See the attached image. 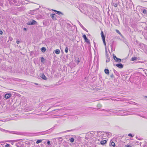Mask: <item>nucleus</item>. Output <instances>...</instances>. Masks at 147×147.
<instances>
[{
  "instance_id": "obj_1",
  "label": "nucleus",
  "mask_w": 147,
  "mask_h": 147,
  "mask_svg": "<svg viewBox=\"0 0 147 147\" xmlns=\"http://www.w3.org/2000/svg\"><path fill=\"white\" fill-rule=\"evenodd\" d=\"M126 2V8H128V7L130 8H131L132 7L133 4L131 0H125Z\"/></svg>"
},
{
  "instance_id": "obj_2",
  "label": "nucleus",
  "mask_w": 147,
  "mask_h": 147,
  "mask_svg": "<svg viewBox=\"0 0 147 147\" xmlns=\"http://www.w3.org/2000/svg\"><path fill=\"white\" fill-rule=\"evenodd\" d=\"M119 0H113L111 4L115 7H116L119 4Z\"/></svg>"
},
{
  "instance_id": "obj_3",
  "label": "nucleus",
  "mask_w": 147,
  "mask_h": 147,
  "mask_svg": "<svg viewBox=\"0 0 147 147\" xmlns=\"http://www.w3.org/2000/svg\"><path fill=\"white\" fill-rule=\"evenodd\" d=\"M37 22L36 21L34 20H32L31 21H30L28 22L27 23V24L28 25H33L35 24Z\"/></svg>"
},
{
  "instance_id": "obj_4",
  "label": "nucleus",
  "mask_w": 147,
  "mask_h": 147,
  "mask_svg": "<svg viewBox=\"0 0 147 147\" xmlns=\"http://www.w3.org/2000/svg\"><path fill=\"white\" fill-rule=\"evenodd\" d=\"M113 57L114 60L116 62L119 63L121 61V59L117 58L114 54H113Z\"/></svg>"
},
{
  "instance_id": "obj_5",
  "label": "nucleus",
  "mask_w": 147,
  "mask_h": 147,
  "mask_svg": "<svg viewBox=\"0 0 147 147\" xmlns=\"http://www.w3.org/2000/svg\"><path fill=\"white\" fill-rule=\"evenodd\" d=\"M82 37L84 39L85 42H86L88 44L90 43L89 40L87 38L85 34H84L82 36Z\"/></svg>"
},
{
  "instance_id": "obj_6",
  "label": "nucleus",
  "mask_w": 147,
  "mask_h": 147,
  "mask_svg": "<svg viewBox=\"0 0 147 147\" xmlns=\"http://www.w3.org/2000/svg\"><path fill=\"white\" fill-rule=\"evenodd\" d=\"M106 57L107 58V59L106 60V62H108L110 61V59L109 57V56L108 55L107 53V50H106Z\"/></svg>"
},
{
  "instance_id": "obj_7",
  "label": "nucleus",
  "mask_w": 147,
  "mask_h": 147,
  "mask_svg": "<svg viewBox=\"0 0 147 147\" xmlns=\"http://www.w3.org/2000/svg\"><path fill=\"white\" fill-rule=\"evenodd\" d=\"M11 94L10 93L6 94L5 95L4 97L6 99H8L11 97Z\"/></svg>"
},
{
  "instance_id": "obj_8",
  "label": "nucleus",
  "mask_w": 147,
  "mask_h": 147,
  "mask_svg": "<svg viewBox=\"0 0 147 147\" xmlns=\"http://www.w3.org/2000/svg\"><path fill=\"white\" fill-rule=\"evenodd\" d=\"M115 65L119 68H122L123 67V65L121 63L117 64L115 65V64L114 65Z\"/></svg>"
},
{
  "instance_id": "obj_9",
  "label": "nucleus",
  "mask_w": 147,
  "mask_h": 147,
  "mask_svg": "<svg viewBox=\"0 0 147 147\" xmlns=\"http://www.w3.org/2000/svg\"><path fill=\"white\" fill-rule=\"evenodd\" d=\"M56 16L55 14H53L51 15V17L52 18V19L54 20H56V18L55 16Z\"/></svg>"
},
{
  "instance_id": "obj_10",
  "label": "nucleus",
  "mask_w": 147,
  "mask_h": 147,
  "mask_svg": "<svg viewBox=\"0 0 147 147\" xmlns=\"http://www.w3.org/2000/svg\"><path fill=\"white\" fill-rule=\"evenodd\" d=\"M101 35L102 40H105V35L104 34L103 32L102 31H101Z\"/></svg>"
},
{
  "instance_id": "obj_11",
  "label": "nucleus",
  "mask_w": 147,
  "mask_h": 147,
  "mask_svg": "<svg viewBox=\"0 0 147 147\" xmlns=\"http://www.w3.org/2000/svg\"><path fill=\"white\" fill-rule=\"evenodd\" d=\"M53 10L54 11H55V12H57L56 14H58L59 15H60V14L63 15V13L61 12V11H56L55 10Z\"/></svg>"
},
{
  "instance_id": "obj_12",
  "label": "nucleus",
  "mask_w": 147,
  "mask_h": 147,
  "mask_svg": "<svg viewBox=\"0 0 147 147\" xmlns=\"http://www.w3.org/2000/svg\"><path fill=\"white\" fill-rule=\"evenodd\" d=\"M41 77L44 80H46L47 78L44 74H42L41 75Z\"/></svg>"
},
{
  "instance_id": "obj_13",
  "label": "nucleus",
  "mask_w": 147,
  "mask_h": 147,
  "mask_svg": "<svg viewBox=\"0 0 147 147\" xmlns=\"http://www.w3.org/2000/svg\"><path fill=\"white\" fill-rule=\"evenodd\" d=\"M6 132H7L9 133L10 134H16V131H9L8 130L6 131Z\"/></svg>"
},
{
  "instance_id": "obj_14",
  "label": "nucleus",
  "mask_w": 147,
  "mask_h": 147,
  "mask_svg": "<svg viewBox=\"0 0 147 147\" xmlns=\"http://www.w3.org/2000/svg\"><path fill=\"white\" fill-rule=\"evenodd\" d=\"M41 50L42 52H44L46 51V49L45 47H42L41 49Z\"/></svg>"
},
{
  "instance_id": "obj_15",
  "label": "nucleus",
  "mask_w": 147,
  "mask_h": 147,
  "mask_svg": "<svg viewBox=\"0 0 147 147\" xmlns=\"http://www.w3.org/2000/svg\"><path fill=\"white\" fill-rule=\"evenodd\" d=\"M55 53L56 54H59L60 53V50L59 49H57L56 50H55Z\"/></svg>"
},
{
  "instance_id": "obj_16",
  "label": "nucleus",
  "mask_w": 147,
  "mask_h": 147,
  "mask_svg": "<svg viewBox=\"0 0 147 147\" xmlns=\"http://www.w3.org/2000/svg\"><path fill=\"white\" fill-rule=\"evenodd\" d=\"M110 146H112L113 147H114L115 146V144L113 142H112L111 144H110Z\"/></svg>"
},
{
  "instance_id": "obj_17",
  "label": "nucleus",
  "mask_w": 147,
  "mask_h": 147,
  "mask_svg": "<svg viewBox=\"0 0 147 147\" xmlns=\"http://www.w3.org/2000/svg\"><path fill=\"white\" fill-rule=\"evenodd\" d=\"M105 72L106 74H109V69H105Z\"/></svg>"
},
{
  "instance_id": "obj_18",
  "label": "nucleus",
  "mask_w": 147,
  "mask_h": 147,
  "mask_svg": "<svg viewBox=\"0 0 147 147\" xmlns=\"http://www.w3.org/2000/svg\"><path fill=\"white\" fill-rule=\"evenodd\" d=\"M45 61V59L43 57H41V62L42 63L44 64Z\"/></svg>"
},
{
  "instance_id": "obj_19",
  "label": "nucleus",
  "mask_w": 147,
  "mask_h": 147,
  "mask_svg": "<svg viewBox=\"0 0 147 147\" xmlns=\"http://www.w3.org/2000/svg\"><path fill=\"white\" fill-rule=\"evenodd\" d=\"M106 140H102L100 142V143L101 144L103 145L104 144H105L106 143Z\"/></svg>"
},
{
  "instance_id": "obj_20",
  "label": "nucleus",
  "mask_w": 147,
  "mask_h": 147,
  "mask_svg": "<svg viewBox=\"0 0 147 147\" xmlns=\"http://www.w3.org/2000/svg\"><path fill=\"white\" fill-rule=\"evenodd\" d=\"M106 134H107V135L108 137H110L111 136V134L110 133H107V132H106Z\"/></svg>"
},
{
  "instance_id": "obj_21",
  "label": "nucleus",
  "mask_w": 147,
  "mask_h": 147,
  "mask_svg": "<svg viewBox=\"0 0 147 147\" xmlns=\"http://www.w3.org/2000/svg\"><path fill=\"white\" fill-rule=\"evenodd\" d=\"M116 32L118 34H120L121 36H123L121 34V33L118 30H116Z\"/></svg>"
},
{
  "instance_id": "obj_22",
  "label": "nucleus",
  "mask_w": 147,
  "mask_h": 147,
  "mask_svg": "<svg viewBox=\"0 0 147 147\" xmlns=\"http://www.w3.org/2000/svg\"><path fill=\"white\" fill-rule=\"evenodd\" d=\"M137 59V57H133L131 58V60L132 61H134L136 60Z\"/></svg>"
},
{
  "instance_id": "obj_23",
  "label": "nucleus",
  "mask_w": 147,
  "mask_h": 147,
  "mask_svg": "<svg viewBox=\"0 0 147 147\" xmlns=\"http://www.w3.org/2000/svg\"><path fill=\"white\" fill-rule=\"evenodd\" d=\"M42 140H38L36 142V143L37 144H38L40 143L41 142H42Z\"/></svg>"
},
{
  "instance_id": "obj_24",
  "label": "nucleus",
  "mask_w": 147,
  "mask_h": 147,
  "mask_svg": "<svg viewBox=\"0 0 147 147\" xmlns=\"http://www.w3.org/2000/svg\"><path fill=\"white\" fill-rule=\"evenodd\" d=\"M70 140V142L71 143L74 142V139L73 138H71L69 139Z\"/></svg>"
},
{
  "instance_id": "obj_25",
  "label": "nucleus",
  "mask_w": 147,
  "mask_h": 147,
  "mask_svg": "<svg viewBox=\"0 0 147 147\" xmlns=\"http://www.w3.org/2000/svg\"><path fill=\"white\" fill-rule=\"evenodd\" d=\"M16 146L17 147H20V144L19 143L16 144Z\"/></svg>"
},
{
  "instance_id": "obj_26",
  "label": "nucleus",
  "mask_w": 147,
  "mask_h": 147,
  "mask_svg": "<svg viewBox=\"0 0 147 147\" xmlns=\"http://www.w3.org/2000/svg\"><path fill=\"white\" fill-rule=\"evenodd\" d=\"M143 12L145 14H146L147 13V11L146 10L144 9L143 10Z\"/></svg>"
},
{
  "instance_id": "obj_27",
  "label": "nucleus",
  "mask_w": 147,
  "mask_h": 147,
  "mask_svg": "<svg viewBox=\"0 0 147 147\" xmlns=\"http://www.w3.org/2000/svg\"><path fill=\"white\" fill-rule=\"evenodd\" d=\"M68 51V48L67 47H66L65 49V53H67Z\"/></svg>"
},
{
  "instance_id": "obj_28",
  "label": "nucleus",
  "mask_w": 147,
  "mask_h": 147,
  "mask_svg": "<svg viewBox=\"0 0 147 147\" xmlns=\"http://www.w3.org/2000/svg\"><path fill=\"white\" fill-rule=\"evenodd\" d=\"M75 62L77 63V64H78L80 62V61L78 58L76 60V61Z\"/></svg>"
},
{
  "instance_id": "obj_29",
  "label": "nucleus",
  "mask_w": 147,
  "mask_h": 147,
  "mask_svg": "<svg viewBox=\"0 0 147 147\" xmlns=\"http://www.w3.org/2000/svg\"><path fill=\"white\" fill-rule=\"evenodd\" d=\"M0 130L2 131H6V130L4 129H2V128H1L0 127Z\"/></svg>"
},
{
  "instance_id": "obj_30",
  "label": "nucleus",
  "mask_w": 147,
  "mask_h": 147,
  "mask_svg": "<svg viewBox=\"0 0 147 147\" xmlns=\"http://www.w3.org/2000/svg\"><path fill=\"white\" fill-rule=\"evenodd\" d=\"M128 136H131V137H133L134 136H133L132 134H128Z\"/></svg>"
},
{
  "instance_id": "obj_31",
  "label": "nucleus",
  "mask_w": 147,
  "mask_h": 147,
  "mask_svg": "<svg viewBox=\"0 0 147 147\" xmlns=\"http://www.w3.org/2000/svg\"><path fill=\"white\" fill-rule=\"evenodd\" d=\"M10 145L9 144H7L5 145V147H9Z\"/></svg>"
},
{
  "instance_id": "obj_32",
  "label": "nucleus",
  "mask_w": 147,
  "mask_h": 147,
  "mask_svg": "<svg viewBox=\"0 0 147 147\" xmlns=\"http://www.w3.org/2000/svg\"><path fill=\"white\" fill-rule=\"evenodd\" d=\"M103 110L107 112L111 111L110 110H105L104 109H103Z\"/></svg>"
},
{
  "instance_id": "obj_33",
  "label": "nucleus",
  "mask_w": 147,
  "mask_h": 147,
  "mask_svg": "<svg viewBox=\"0 0 147 147\" xmlns=\"http://www.w3.org/2000/svg\"><path fill=\"white\" fill-rule=\"evenodd\" d=\"M125 147H131V145H125Z\"/></svg>"
},
{
  "instance_id": "obj_34",
  "label": "nucleus",
  "mask_w": 147,
  "mask_h": 147,
  "mask_svg": "<svg viewBox=\"0 0 147 147\" xmlns=\"http://www.w3.org/2000/svg\"><path fill=\"white\" fill-rule=\"evenodd\" d=\"M102 40L103 41V43H104V45L105 46H106V44L105 40Z\"/></svg>"
},
{
  "instance_id": "obj_35",
  "label": "nucleus",
  "mask_w": 147,
  "mask_h": 147,
  "mask_svg": "<svg viewBox=\"0 0 147 147\" xmlns=\"http://www.w3.org/2000/svg\"><path fill=\"white\" fill-rule=\"evenodd\" d=\"M47 144L49 145H50V141H48L47 142Z\"/></svg>"
},
{
  "instance_id": "obj_36",
  "label": "nucleus",
  "mask_w": 147,
  "mask_h": 147,
  "mask_svg": "<svg viewBox=\"0 0 147 147\" xmlns=\"http://www.w3.org/2000/svg\"><path fill=\"white\" fill-rule=\"evenodd\" d=\"M78 23L81 27L83 26L79 21L78 22Z\"/></svg>"
},
{
  "instance_id": "obj_37",
  "label": "nucleus",
  "mask_w": 147,
  "mask_h": 147,
  "mask_svg": "<svg viewBox=\"0 0 147 147\" xmlns=\"http://www.w3.org/2000/svg\"><path fill=\"white\" fill-rule=\"evenodd\" d=\"M13 2L15 3H16L17 2V1L16 0H13Z\"/></svg>"
},
{
  "instance_id": "obj_38",
  "label": "nucleus",
  "mask_w": 147,
  "mask_h": 147,
  "mask_svg": "<svg viewBox=\"0 0 147 147\" xmlns=\"http://www.w3.org/2000/svg\"><path fill=\"white\" fill-rule=\"evenodd\" d=\"M110 77L112 78H113L114 77V76L113 74H112L111 75Z\"/></svg>"
},
{
  "instance_id": "obj_39",
  "label": "nucleus",
  "mask_w": 147,
  "mask_h": 147,
  "mask_svg": "<svg viewBox=\"0 0 147 147\" xmlns=\"http://www.w3.org/2000/svg\"><path fill=\"white\" fill-rule=\"evenodd\" d=\"M3 32L2 31L0 30V34H3Z\"/></svg>"
},
{
  "instance_id": "obj_40",
  "label": "nucleus",
  "mask_w": 147,
  "mask_h": 147,
  "mask_svg": "<svg viewBox=\"0 0 147 147\" xmlns=\"http://www.w3.org/2000/svg\"><path fill=\"white\" fill-rule=\"evenodd\" d=\"M16 42L17 44H19L20 43V41L19 40H17Z\"/></svg>"
},
{
  "instance_id": "obj_41",
  "label": "nucleus",
  "mask_w": 147,
  "mask_h": 147,
  "mask_svg": "<svg viewBox=\"0 0 147 147\" xmlns=\"http://www.w3.org/2000/svg\"><path fill=\"white\" fill-rule=\"evenodd\" d=\"M84 30L86 31V32H88V30L86 29V28H85Z\"/></svg>"
},
{
  "instance_id": "obj_42",
  "label": "nucleus",
  "mask_w": 147,
  "mask_h": 147,
  "mask_svg": "<svg viewBox=\"0 0 147 147\" xmlns=\"http://www.w3.org/2000/svg\"><path fill=\"white\" fill-rule=\"evenodd\" d=\"M81 27H82L83 30L85 28L83 26H81Z\"/></svg>"
},
{
  "instance_id": "obj_43",
  "label": "nucleus",
  "mask_w": 147,
  "mask_h": 147,
  "mask_svg": "<svg viewBox=\"0 0 147 147\" xmlns=\"http://www.w3.org/2000/svg\"><path fill=\"white\" fill-rule=\"evenodd\" d=\"M114 72L115 73L116 72H117V71L115 70V69H114Z\"/></svg>"
},
{
  "instance_id": "obj_44",
  "label": "nucleus",
  "mask_w": 147,
  "mask_h": 147,
  "mask_svg": "<svg viewBox=\"0 0 147 147\" xmlns=\"http://www.w3.org/2000/svg\"><path fill=\"white\" fill-rule=\"evenodd\" d=\"M24 30L25 31H26V28H24Z\"/></svg>"
},
{
  "instance_id": "obj_45",
  "label": "nucleus",
  "mask_w": 147,
  "mask_h": 147,
  "mask_svg": "<svg viewBox=\"0 0 147 147\" xmlns=\"http://www.w3.org/2000/svg\"><path fill=\"white\" fill-rule=\"evenodd\" d=\"M122 5L123 7L125 6L124 4L123 3H122Z\"/></svg>"
},
{
  "instance_id": "obj_46",
  "label": "nucleus",
  "mask_w": 147,
  "mask_h": 147,
  "mask_svg": "<svg viewBox=\"0 0 147 147\" xmlns=\"http://www.w3.org/2000/svg\"><path fill=\"white\" fill-rule=\"evenodd\" d=\"M59 138V139H62V137H60Z\"/></svg>"
},
{
  "instance_id": "obj_47",
  "label": "nucleus",
  "mask_w": 147,
  "mask_h": 147,
  "mask_svg": "<svg viewBox=\"0 0 147 147\" xmlns=\"http://www.w3.org/2000/svg\"><path fill=\"white\" fill-rule=\"evenodd\" d=\"M57 110V109H55V110H54L52 111H55V110Z\"/></svg>"
},
{
  "instance_id": "obj_48",
  "label": "nucleus",
  "mask_w": 147,
  "mask_h": 147,
  "mask_svg": "<svg viewBox=\"0 0 147 147\" xmlns=\"http://www.w3.org/2000/svg\"><path fill=\"white\" fill-rule=\"evenodd\" d=\"M144 97L145 98H147V96H145Z\"/></svg>"
},
{
  "instance_id": "obj_49",
  "label": "nucleus",
  "mask_w": 147,
  "mask_h": 147,
  "mask_svg": "<svg viewBox=\"0 0 147 147\" xmlns=\"http://www.w3.org/2000/svg\"><path fill=\"white\" fill-rule=\"evenodd\" d=\"M113 113H115V112H113Z\"/></svg>"
},
{
  "instance_id": "obj_50",
  "label": "nucleus",
  "mask_w": 147,
  "mask_h": 147,
  "mask_svg": "<svg viewBox=\"0 0 147 147\" xmlns=\"http://www.w3.org/2000/svg\"><path fill=\"white\" fill-rule=\"evenodd\" d=\"M121 111V110H119V111ZM121 111H123V110H121Z\"/></svg>"
},
{
  "instance_id": "obj_51",
  "label": "nucleus",
  "mask_w": 147,
  "mask_h": 147,
  "mask_svg": "<svg viewBox=\"0 0 147 147\" xmlns=\"http://www.w3.org/2000/svg\"><path fill=\"white\" fill-rule=\"evenodd\" d=\"M36 84V85H38V84H36H36Z\"/></svg>"
},
{
  "instance_id": "obj_52",
  "label": "nucleus",
  "mask_w": 147,
  "mask_h": 147,
  "mask_svg": "<svg viewBox=\"0 0 147 147\" xmlns=\"http://www.w3.org/2000/svg\"><path fill=\"white\" fill-rule=\"evenodd\" d=\"M143 117V118H144V116H143V117Z\"/></svg>"
},
{
  "instance_id": "obj_53",
  "label": "nucleus",
  "mask_w": 147,
  "mask_h": 147,
  "mask_svg": "<svg viewBox=\"0 0 147 147\" xmlns=\"http://www.w3.org/2000/svg\"><path fill=\"white\" fill-rule=\"evenodd\" d=\"M50 108H49V109H48V110L49 109H50Z\"/></svg>"
},
{
  "instance_id": "obj_54",
  "label": "nucleus",
  "mask_w": 147,
  "mask_h": 147,
  "mask_svg": "<svg viewBox=\"0 0 147 147\" xmlns=\"http://www.w3.org/2000/svg\"><path fill=\"white\" fill-rule=\"evenodd\" d=\"M89 147H91L90 146H89Z\"/></svg>"
}]
</instances>
